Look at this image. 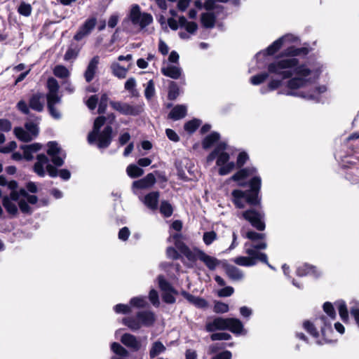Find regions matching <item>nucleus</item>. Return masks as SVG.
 I'll use <instances>...</instances> for the list:
<instances>
[{"mask_svg":"<svg viewBox=\"0 0 359 359\" xmlns=\"http://www.w3.org/2000/svg\"><path fill=\"white\" fill-rule=\"evenodd\" d=\"M244 219L248 221L252 227L259 231H262L266 228L264 221V215L255 209H248L242 213Z\"/></svg>","mask_w":359,"mask_h":359,"instance_id":"obj_8","label":"nucleus"},{"mask_svg":"<svg viewBox=\"0 0 359 359\" xmlns=\"http://www.w3.org/2000/svg\"><path fill=\"white\" fill-rule=\"evenodd\" d=\"M158 287L160 290L163 292H171L175 295L179 294V292L168 282L163 275L158 276Z\"/></svg>","mask_w":359,"mask_h":359,"instance_id":"obj_27","label":"nucleus"},{"mask_svg":"<svg viewBox=\"0 0 359 359\" xmlns=\"http://www.w3.org/2000/svg\"><path fill=\"white\" fill-rule=\"evenodd\" d=\"M269 74H271L267 70V72H262L254 75L250 78V82L255 86L259 85L266 80V79L269 77Z\"/></svg>","mask_w":359,"mask_h":359,"instance_id":"obj_43","label":"nucleus"},{"mask_svg":"<svg viewBox=\"0 0 359 359\" xmlns=\"http://www.w3.org/2000/svg\"><path fill=\"white\" fill-rule=\"evenodd\" d=\"M228 318L216 317L212 322L205 324V330L208 332H213L216 330H226Z\"/></svg>","mask_w":359,"mask_h":359,"instance_id":"obj_13","label":"nucleus"},{"mask_svg":"<svg viewBox=\"0 0 359 359\" xmlns=\"http://www.w3.org/2000/svg\"><path fill=\"white\" fill-rule=\"evenodd\" d=\"M296 274L299 277H304L309 275L313 276L316 278L319 276V273L316 266L307 263L297 267Z\"/></svg>","mask_w":359,"mask_h":359,"instance_id":"obj_17","label":"nucleus"},{"mask_svg":"<svg viewBox=\"0 0 359 359\" xmlns=\"http://www.w3.org/2000/svg\"><path fill=\"white\" fill-rule=\"evenodd\" d=\"M129 18L134 25H138L142 29L145 28L153 22V17L149 13H141L140 7L138 4L132 6Z\"/></svg>","mask_w":359,"mask_h":359,"instance_id":"obj_7","label":"nucleus"},{"mask_svg":"<svg viewBox=\"0 0 359 359\" xmlns=\"http://www.w3.org/2000/svg\"><path fill=\"white\" fill-rule=\"evenodd\" d=\"M249 189L242 191L241 189H234L231 192L232 202L236 208L242 209L245 208V204L242 201L245 198L246 203L251 206H259L261 204V196H259L262 179L259 176H254L248 182Z\"/></svg>","mask_w":359,"mask_h":359,"instance_id":"obj_3","label":"nucleus"},{"mask_svg":"<svg viewBox=\"0 0 359 359\" xmlns=\"http://www.w3.org/2000/svg\"><path fill=\"white\" fill-rule=\"evenodd\" d=\"M25 128L31 136L33 135L36 137L39 135V129L37 124L33 122H26L25 123Z\"/></svg>","mask_w":359,"mask_h":359,"instance_id":"obj_55","label":"nucleus"},{"mask_svg":"<svg viewBox=\"0 0 359 359\" xmlns=\"http://www.w3.org/2000/svg\"><path fill=\"white\" fill-rule=\"evenodd\" d=\"M47 88L48 89V93H57L59 90V84L57 81L53 78L50 77L47 80Z\"/></svg>","mask_w":359,"mask_h":359,"instance_id":"obj_51","label":"nucleus"},{"mask_svg":"<svg viewBox=\"0 0 359 359\" xmlns=\"http://www.w3.org/2000/svg\"><path fill=\"white\" fill-rule=\"evenodd\" d=\"M161 73L167 77L178 79L181 76L182 69L174 65H168L161 68Z\"/></svg>","mask_w":359,"mask_h":359,"instance_id":"obj_26","label":"nucleus"},{"mask_svg":"<svg viewBox=\"0 0 359 359\" xmlns=\"http://www.w3.org/2000/svg\"><path fill=\"white\" fill-rule=\"evenodd\" d=\"M187 114V107L182 104H177L170 111L168 117L172 120L177 121L185 117Z\"/></svg>","mask_w":359,"mask_h":359,"instance_id":"obj_22","label":"nucleus"},{"mask_svg":"<svg viewBox=\"0 0 359 359\" xmlns=\"http://www.w3.org/2000/svg\"><path fill=\"white\" fill-rule=\"evenodd\" d=\"M201 121L198 118H193L184 125V129L189 134L194 133L201 126Z\"/></svg>","mask_w":359,"mask_h":359,"instance_id":"obj_37","label":"nucleus"},{"mask_svg":"<svg viewBox=\"0 0 359 359\" xmlns=\"http://www.w3.org/2000/svg\"><path fill=\"white\" fill-rule=\"evenodd\" d=\"M180 95V88L175 81H170L168 86V99L173 101L177 99Z\"/></svg>","mask_w":359,"mask_h":359,"instance_id":"obj_39","label":"nucleus"},{"mask_svg":"<svg viewBox=\"0 0 359 359\" xmlns=\"http://www.w3.org/2000/svg\"><path fill=\"white\" fill-rule=\"evenodd\" d=\"M289 80L286 83V87L290 90L287 91L286 95H292V96H299L302 97L301 95L304 93H306V92H295L294 90H298L301 88H303L306 86L308 82V79L302 77H291L288 79Z\"/></svg>","mask_w":359,"mask_h":359,"instance_id":"obj_10","label":"nucleus"},{"mask_svg":"<svg viewBox=\"0 0 359 359\" xmlns=\"http://www.w3.org/2000/svg\"><path fill=\"white\" fill-rule=\"evenodd\" d=\"M249 159V156L245 151H241L238 154L236 160V167L241 168Z\"/></svg>","mask_w":359,"mask_h":359,"instance_id":"obj_62","label":"nucleus"},{"mask_svg":"<svg viewBox=\"0 0 359 359\" xmlns=\"http://www.w3.org/2000/svg\"><path fill=\"white\" fill-rule=\"evenodd\" d=\"M97 23V19L95 17L88 18L84 23L79 27L74 36V39L79 41L83 37L90 34L92 30L95 28Z\"/></svg>","mask_w":359,"mask_h":359,"instance_id":"obj_11","label":"nucleus"},{"mask_svg":"<svg viewBox=\"0 0 359 359\" xmlns=\"http://www.w3.org/2000/svg\"><path fill=\"white\" fill-rule=\"evenodd\" d=\"M303 327L313 337L318 338L319 337V332L316 328L314 324L310 320H305L303 323Z\"/></svg>","mask_w":359,"mask_h":359,"instance_id":"obj_40","label":"nucleus"},{"mask_svg":"<svg viewBox=\"0 0 359 359\" xmlns=\"http://www.w3.org/2000/svg\"><path fill=\"white\" fill-rule=\"evenodd\" d=\"M233 262L236 264L243 266H252L257 264V262L255 261V257L252 255H249V257L240 256L236 257Z\"/></svg>","mask_w":359,"mask_h":359,"instance_id":"obj_35","label":"nucleus"},{"mask_svg":"<svg viewBox=\"0 0 359 359\" xmlns=\"http://www.w3.org/2000/svg\"><path fill=\"white\" fill-rule=\"evenodd\" d=\"M246 254L248 255H252L255 257V261L257 262V261H260L262 263L267 264L269 267L272 268L271 264L268 262L267 255L264 252H260L255 250H246Z\"/></svg>","mask_w":359,"mask_h":359,"instance_id":"obj_36","label":"nucleus"},{"mask_svg":"<svg viewBox=\"0 0 359 359\" xmlns=\"http://www.w3.org/2000/svg\"><path fill=\"white\" fill-rule=\"evenodd\" d=\"M311 50L309 47L290 46L280 51L275 60L267 65L266 69L270 74L279 76L282 79L291 78L294 75L306 79L311 75V70L305 63L300 64L296 57H305Z\"/></svg>","mask_w":359,"mask_h":359,"instance_id":"obj_1","label":"nucleus"},{"mask_svg":"<svg viewBox=\"0 0 359 359\" xmlns=\"http://www.w3.org/2000/svg\"><path fill=\"white\" fill-rule=\"evenodd\" d=\"M327 90V87L324 85L316 87L311 90L306 92L301 95L302 97L306 98L308 100H316L320 94L325 93Z\"/></svg>","mask_w":359,"mask_h":359,"instance_id":"obj_29","label":"nucleus"},{"mask_svg":"<svg viewBox=\"0 0 359 359\" xmlns=\"http://www.w3.org/2000/svg\"><path fill=\"white\" fill-rule=\"evenodd\" d=\"M231 339V334L227 332H215L210 334L212 341L229 340Z\"/></svg>","mask_w":359,"mask_h":359,"instance_id":"obj_59","label":"nucleus"},{"mask_svg":"<svg viewBox=\"0 0 359 359\" xmlns=\"http://www.w3.org/2000/svg\"><path fill=\"white\" fill-rule=\"evenodd\" d=\"M111 349L119 356L127 357L128 355V351L118 342H113L111 344Z\"/></svg>","mask_w":359,"mask_h":359,"instance_id":"obj_42","label":"nucleus"},{"mask_svg":"<svg viewBox=\"0 0 359 359\" xmlns=\"http://www.w3.org/2000/svg\"><path fill=\"white\" fill-rule=\"evenodd\" d=\"M109 104L113 109L126 116H137L144 111V104H130L119 101H110Z\"/></svg>","mask_w":359,"mask_h":359,"instance_id":"obj_6","label":"nucleus"},{"mask_svg":"<svg viewBox=\"0 0 359 359\" xmlns=\"http://www.w3.org/2000/svg\"><path fill=\"white\" fill-rule=\"evenodd\" d=\"M42 94L37 93L33 94L29 100V107L36 111L41 112L43 110V103L41 102Z\"/></svg>","mask_w":359,"mask_h":359,"instance_id":"obj_23","label":"nucleus"},{"mask_svg":"<svg viewBox=\"0 0 359 359\" xmlns=\"http://www.w3.org/2000/svg\"><path fill=\"white\" fill-rule=\"evenodd\" d=\"M2 205L6 209V212L12 216H15L18 212V207L15 203L11 201V198L8 196H4L2 199Z\"/></svg>","mask_w":359,"mask_h":359,"instance_id":"obj_32","label":"nucleus"},{"mask_svg":"<svg viewBox=\"0 0 359 359\" xmlns=\"http://www.w3.org/2000/svg\"><path fill=\"white\" fill-rule=\"evenodd\" d=\"M243 330V324L239 319L236 318H228L226 330H229L232 333L238 335L242 333Z\"/></svg>","mask_w":359,"mask_h":359,"instance_id":"obj_20","label":"nucleus"},{"mask_svg":"<svg viewBox=\"0 0 359 359\" xmlns=\"http://www.w3.org/2000/svg\"><path fill=\"white\" fill-rule=\"evenodd\" d=\"M17 108L19 111H20L22 114L25 115H29L31 118L38 119L39 118L36 116L34 114H31L29 109L30 108L25 101L20 100L17 104Z\"/></svg>","mask_w":359,"mask_h":359,"instance_id":"obj_41","label":"nucleus"},{"mask_svg":"<svg viewBox=\"0 0 359 359\" xmlns=\"http://www.w3.org/2000/svg\"><path fill=\"white\" fill-rule=\"evenodd\" d=\"M130 304L131 306L136 308H144L147 305V302L143 297H133L130 300Z\"/></svg>","mask_w":359,"mask_h":359,"instance_id":"obj_57","label":"nucleus"},{"mask_svg":"<svg viewBox=\"0 0 359 359\" xmlns=\"http://www.w3.org/2000/svg\"><path fill=\"white\" fill-rule=\"evenodd\" d=\"M174 208L172 204L165 200L161 202L159 207L160 213L165 218H168L173 214Z\"/></svg>","mask_w":359,"mask_h":359,"instance_id":"obj_33","label":"nucleus"},{"mask_svg":"<svg viewBox=\"0 0 359 359\" xmlns=\"http://www.w3.org/2000/svg\"><path fill=\"white\" fill-rule=\"evenodd\" d=\"M155 95V88H154V81L149 80L147 82V85L144 90V96L147 100H151Z\"/></svg>","mask_w":359,"mask_h":359,"instance_id":"obj_52","label":"nucleus"},{"mask_svg":"<svg viewBox=\"0 0 359 359\" xmlns=\"http://www.w3.org/2000/svg\"><path fill=\"white\" fill-rule=\"evenodd\" d=\"M236 166V165L234 162H228L226 164H224V165L219 166L218 173L221 176L226 175L229 174Z\"/></svg>","mask_w":359,"mask_h":359,"instance_id":"obj_48","label":"nucleus"},{"mask_svg":"<svg viewBox=\"0 0 359 359\" xmlns=\"http://www.w3.org/2000/svg\"><path fill=\"white\" fill-rule=\"evenodd\" d=\"M180 294L186 299L189 303L198 309H206L208 306V302L203 297H195L184 290L180 292Z\"/></svg>","mask_w":359,"mask_h":359,"instance_id":"obj_14","label":"nucleus"},{"mask_svg":"<svg viewBox=\"0 0 359 359\" xmlns=\"http://www.w3.org/2000/svg\"><path fill=\"white\" fill-rule=\"evenodd\" d=\"M114 311L116 313L128 314L130 313L131 309L130 306L123 304H118L114 306Z\"/></svg>","mask_w":359,"mask_h":359,"instance_id":"obj_63","label":"nucleus"},{"mask_svg":"<svg viewBox=\"0 0 359 359\" xmlns=\"http://www.w3.org/2000/svg\"><path fill=\"white\" fill-rule=\"evenodd\" d=\"M224 269L227 276L231 280H240L243 278L242 271L233 265L225 264Z\"/></svg>","mask_w":359,"mask_h":359,"instance_id":"obj_21","label":"nucleus"},{"mask_svg":"<svg viewBox=\"0 0 359 359\" xmlns=\"http://www.w3.org/2000/svg\"><path fill=\"white\" fill-rule=\"evenodd\" d=\"M320 319L323 323V325L320 328V331L324 340L327 342L332 341L331 337L334 332L330 323L327 321V319L325 316H321Z\"/></svg>","mask_w":359,"mask_h":359,"instance_id":"obj_18","label":"nucleus"},{"mask_svg":"<svg viewBox=\"0 0 359 359\" xmlns=\"http://www.w3.org/2000/svg\"><path fill=\"white\" fill-rule=\"evenodd\" d=\"M220 139V135L217 132H212L210 134L205 136L202 140V147L203 149L207 150L210 149L215 144H216Z\"/></svg>","mask_w":359,"mask_h":359,"instance_id":"obj_25","label":"nucleus"},{"mask_svg":"<svg viewBox=\"0 0 359 359\" xmlns=\"http://www.w3.org/2000/svg\"><path fill=\"white\" fill-rule=\"evenodd\" d=\"M135 86H136V81H135V79L133 77L128 79L126 81L125 86H124L125 89L128 90L129 92H130L133 96H136L137 95V92L135 90Z\"/></svg>","mask_w":359,"mask_h":359,"instance_id":"obj_54","label":"nucleus"},{"mask_svg":"<svg viewBox=\"0 0 359 359\" xmlns=\"http://www.w3.org/2000/svg\"><path fill=\"white\" fill-rule=\"evenodd\" d=\"M128 69L119 64L112 65L113 74L119 79H124L126 76Z\"/></svg>","mask_w":359,"mask_h":359,"instance_id":"obj_46","label":"nucleus"},{"mask_svg":"<svg viewBox=\"0 0 359 359\" xmlns=\"http://www.w3.org/2000/svg\"><path fill=\"white\" fill-rule=\"evenodd\" d=\"M245 238L252 241H256L258 240H264L266 238V234L264 233H258L254 231H248L245 234Z\"/></svg>","mask_w":359,"mask_h":359,"instance_id":"obj_53","label":"nucleus"},{"mask_svg":"<svg viewBox=\"0 0 359 359\" xmlns=\"http://www.w3.org/2000/svg\"><path fill=\"white\" fill-rule=\"evenodd\" d=\"M108 95L106 93H103L100 99V102L98 104V109L97 112L99 114H104L107 107L108 104Z\"/></svg>","mask_w":359,"mask_h":359,"instance_id":"obj_49","label":"nucleus"},{"mask_svg":"<svg viewBox=\"0 0 359 359\" xmlns=\"http://www.w3.org/2000/svg\"><path fill=\"white\" fill-rule=\"evenodd\" d=\"M184 236L180 233H175L172 235V239L175 248L183 254L186 258L191 262H196L198 259L201 261L210 271H215L219 264V260L216 257L206 254L198 248H194L191 250L183 241Z\"/></svg>","mask_w":359,"mask_h":359,"instance_id":"obj_2","label":"nucleus"},{"mask_svg":"<svg viewBox=\"0 0 359 359\" xmlns=\"http://www.w3.org/2000/svg\"><path fill=\"white\" fill-rule=\"evenodd\" d=\"M166 351V347L161 341H156L152 343L149 350V357L151 359L156 358L160 354Z\"/></svg>","mask_w":359,"mask_h":359,"instance_id":"obj_28","label":"nucleus"},{"mask_svg":"<svg viewBox=\"0 0 359 359\" xmlns=\"http://www.w3.org/2000/svg\"><path fill=\"white\" fill-rule=\"evenodd\" d=\"M136 317L140 322L141 327H150L156 321V315L151 311H141L136 313Z\"/></svg>","mask_w":359,"mask_h":359,"instance_id":"obj_12","label":"nucleus"},{"mask_svg":"<svg viewBox=\"0 0 359 359\" xmlns=\"http://www.w3.org/2000/svg\"><path fill=\"white\" fill-rule=\"evenodd\" d=\"M107 122V117L97 116L93 123V130L88 135V142L92 144H97L99 149H106L109 147L113 140V128L110 125L106 126L100 131L101 128Z\"/></svg>","mask_w":359,"mask_h":359,"instance_id":"obj_4","label":"nucleus"},{"mask_svg":"<svg viewBox=\"0 0 359 359\" xmlns=\"http://www.w3.org/2000/svg\"><path fill=\"white\" fill-rule=\"evenodd\" d=\"M47 107L55 106L60 102V97L57 93H47Z\"/></svg>","mask_w":359,"mask_h":359,"instance_id":"obj_60","label":"nucleus"},{"mask_svg":"<svg viewBox=\"0 0 359 359\" xmlns=\"http://www.w3.org/2000/svg\"><path fill=\"white\" fill-rule=\"evenodd\" d=\"M203 239L205 245H210L217 239V233L214 231L205 232L203 233Z\"/></svg>","mask_w":359,"mask_h":359,"instance_id":"obj_61","label":"nucleus"},{"mask_svg":"<svg viewBox=\"0 0 359 359\" xmlns=\"http://www.w3.org/2000/svg\"><path fill=\"white\" fill-rule=\"evenodd\" d=\"M334 304L337 307L341 320L344 323H347L348 322V311L346 302L344 300H339Z\"/></svg>","mask_w":359,"mask_h":359,"instance_id":"obj_31","label":"nucleus"},{"mask_svg":"<svg viewBox=\"0 0 359 359\" xmlns=\"http://www.w3.org/2000/svg\"><path fill=\"white\" fill-rule=\"evenodd\" d=\"M53 74L55 76L60 79H65L69 76V72L66 67L63 65H57L53 69Z\"/></svg>","mask_w":359,"mask_h":359,"instance_id":"obj_44","label":"nucleus"},{"mask_svg":"<svg viewBox=\"0 0 359 359\" xmlns=\"http://www.w3.org/2000/svg\"><path fill=\"white\" fill-rule=\"evenodd\" d=\"M211 359H232V353L230 351H223L213 357Z\"/></svg>","mask_w":359,"mask_h":359,"instance_id":"obj_64","label":"nucleus"},{"mask_svg":"<svg viewBox=\"0 0 359 359\" xmlns=\"http://www.w3.org/2000/svg\"><path fill=\"white\" fill-rule=\"evenodd\" d=\"M121 341L126 346L137 351L141 348V344L137 337L130 333H125L121 337Z\"/></svg>","mask_w":359,"mask_h":359,"instance_id":"obj_15","label":"nucleus"},{"mask_svg":"<svg viewBox=\"0 0 359 359\" xmlns=\"http://www.w3.org/2000/svg\"><path fill=\"white\" fill-rule=\"evenodd\" d=\"M217 17L214 13H203L201 15V22L203 27L210 29L215 27Z\"/></svg>","mask_w":359,"mask_h":359,"instance_id":"obj_24","label":"nucleus"},{"mask_svg":"<svg viewBox=\"0 0 359 359\" xmlns=\"http://www.w3.org/2000/svg\"><path fill=\"white\" fill-rule=\"evenodd\" d=\"M230 156L227 152H222L218 153L217 160H216V165L217 166L224 165V164H226L228 162H229Z\"/></svg>","mask_w":359,"mask_h":359,"instance_id":"obj_58","label":"nucleus"},{"mask_svg":"<svg viewBox=\"0 0 359 359\" xmlns=\"http://www.w3.org/2000/svg\"><path fill=\"white\" fill-rule=\"evenodd\" d=\"M257 172V168L254 167H247L240 168L236 173H234L229 179V180L236 182L238 185L241 187L248 186V182H243L248 177L255 175Z\"/></svg>","mask_w":359,"mask_h":359,"instance_id":"obj_9","label":"nucleus"},{"mask_svg":"<svg viewBox=\"0 0 359 359\" xmlns=\"http://www.w3.org/2000/svg\"><path fill=\"white\" fill-rule=\"evenodd\" d=\"M128 175L131 178H137L144 174V170L135 164H130L126 168Z\"/></svg>","mask_w":359,"mask_h":359,"instance_id":"obj_38","label":"nucleus"},{"mask_svg":"<svg viewBox=\"0 0 359 359\" xmlns=\"http://www.w3.org/2000/svg\"><path fill=\"white\" fill-rule=\"evenodd\" d=\"M299 40L298 37L293 36L292 34H285L276 41H274L271 44H270L266 48L260 50L258 52L255 57L257 60H259V57L260 56L266 57V56H274V59L276 55H278L280 52V49L282 48L283 43L285 41H288L290 42H296Z\"/></svg>","mask_w":359,"mask_h":359,"instance_id":"obj_5","label":"nucleus"},{"mask_svg":"<svg viewBox=\"0 0 359 359\" xmlns=\"http://www.w3.org/2000/svg\"><path fill=\"white\" fill-rule=\"evenodd\" d=\"M32 8L29 4L22 1L18 8V12L20 15L28 17L31 15Z\"/></svg>","mask_w":359,"mask_h":359,"instance_id":"obj_45","label":"nucleus"},{"mask_svg":"<svg viewBox=\"0 0 359 359\" xmlns=\"http://www.w3.org/2000/svg\"><path fill=\"white\" fill-rule=\"evenodd\" d=\"M13 133L22 142H29L32 140V137L30 134L21 127H15L13 130Z\"/></svg>","mask_w":359,"mask_h":359,"instance_id":"obj_34","label":"nucleus"},{"mask_svg":"<svg viewBox=\"0 0 359 359\" xmlns=\"http://www.w3.org/2000/svg\"><path fill=\"white\" fill-rule=\"evenodd\" d=\"M47 154L50 157L60 154L61 149L58 147V144L55 141L48 142Z\"/></svg>","mask_w":359,"mask_h":359,"instance_id":"obj_50","label":"nucleus"},{"mask_svg":"<svg viewBox=\"0 0 359 359\" xmlns=\"http://www.w3.org/2000/svg\"><path fill=\"white\" fill-rule=\"evenodd\" d=\"M213 310L216 313H224L229 311V307L226 303L215 302Z\"/></svg>","mask_w":359,"mask_h":359,"instance_id":"obj_56","label":"nucleus"},{"mask_svg":"<svg viewBox=\"0 0 359 359\" xmlns=\"http://www.w3.org/2000/svg\"><path fill=\"white\" fill-rule=\"evenodd\" d=\"M99 60L100 58L97 55L94 56L88 65L84 73L85 79L88 83H90L94 79L99 64Z\"/></svg>","mask_w":359,"mask_h":359,"instance_id":"obj_16","label":"nucleus"},{"mask_svg":"<svg viewBox=\"0 0 359 359\" xmlns=\"http://www.w3.org/2000/svg\"><path fill=\"white\" fill-rule=\"evenodd\" d=\"M323 309L324 312L330 318V319L334 320L336 318V311L333 304L331 302H325L323 305Z\"/></svg>","mask_w":359,"mask_h":359,"instance_id":"obj_47","label":"nucleus"},{"mask_svg":"<svg viewBox=\"0 0 359 359\" xmlns=\"http://www.w3.org/2000/svg\"><path fill=\"white\" fill-rule=\"evenodd\" d=\"M122 323L132 331L139 330L142 327L140 322L136 316L125 317L122 319Z\"/></svg>","mask_w":359,"mask_h":359,"instance_id":"obj_30","label":"nucleus"},{"mask_svg":"<svg viewBox=\"0 0 359 359\" xmlns=\"http://www.w3.org/2000/svg\"><path fill=\"white\" fill-rule=\"evenodd\" d=\"M160 193L158 191H151L144 196V204L151 210H156L158 208Z\"/></svg>","mask_w":359,"mask_h":359,"instance_id":"obj_19","label":"nucleus"}]
</instances>
